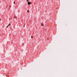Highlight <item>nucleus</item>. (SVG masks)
Segmentation results:
<instances>
[{"label":"nucleus","instance_id":"5","mask_svg":"<svg viewBox=\"0 0 77 77\" xmlns=\"http://www.w3.org/2000/svg\"><path fill=\"white\" fill-rule=\"evenodd\" d=\"M27 12H29V11L27 10Z\"/></svg>","mask_w":77,"mask_h":77},{"label":"nucleus","instance_id":"2","mask_svg":"<svg viewBox=\"0 0 77 77\" xmlns=\"http://www.w3.org/2000/svg\"><path fill=\"white\" fill-rule=\"evenodd\" d=\"M41 26H44V24H43V23H42L41 24Z\"/></svg>","mask_w":77,"mask_h":77},{"label":"nucleus","instance_id":"7","mask_svg":"<svg viewBox=\"0 0 77 77\" xmlns=\"http://www.w3.org/2000/svg\"><path fill=\"white\" fill-rule=\"evenodd\" d=\"M33 38V37L31 36V38Z\"/></svg>","mask_w":77,"mask_h":77},{"label":"nucleus","instance_id":"8","mask_svg":"<svg viewBox=\"0 0 77 77\" xmlns=\"http://www.w3.org/2000/svg\"><path fill=\"white\" fill-rule=\"evenodd\" d=\"M26 1H27V2H29V1H28V0H26Z\"/></svg>","mask_w":77,"mask_h":77},{"label":"nucleus","instance_id":"3","mask_svg":"<svg viewBox=\"0 0 77 77\" xmlns=\"http://www.w3.org/2000/svg\"><path fill=\"white\" fill-rule=\"evenodd\" d=\"M8 26H11V24H9L8 25Z\"/></svg>","mask_w":77,"mask_h":77},{"label":"nucleus","instance_id":"4","mask_svg":"<svg viewBox=\"0 0 77 77\" xmlns=\"http://www.w3.org/2000/svg\"><path fill=\"white\" fill-rule=\"evenodd\" d=\"M9 26L8 25L7 26V28H8V27H9Z\"/></svg>","mask_w":77,"mask_h":77},{"label":"nucleus","instance_id":"1","mask_svg":"<svg viewBox=\"0 0 77 77\" xmlns=\"http://www.w3.org/2000/svg\"><path fill=\"white\" fill-rule=\"evenodd\" d=\"M28 4L29 5H30V4H31V3H30V2H28Z\"/></svg>","mask_w":77,"mask_h":77},{"label":"nucleus","instance_id":"6","mask_svg":"<svg viewBox=\"0 0 77 77\" xmlns=\"http://www.w3.org/2000/svg\"><path fill=\"white\" fill-rule=\"evenodd\" d=\"M14 4H15V2H14Z\"/></svg>","mask_w":77,"mask_h":77}]
</instances>
